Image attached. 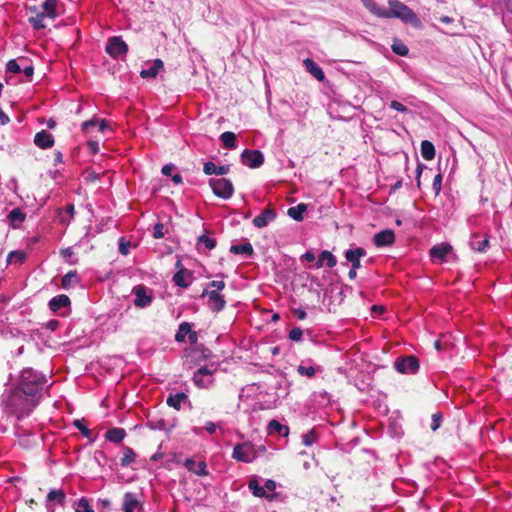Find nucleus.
<instances>
[{"label": "nucleus", "mask_w": 512, "mask_h": 512, "mask_svg": "<svg viewBox=\"0 0 512 512\" xmlns=\"http://www.w3.org/2000/svg\"><path fill=\"white\" fill-rule=\"evenodd\" d=\"M303 335V331L299 327H295L289 332V339L292 341H300Z\"/></svg>", "instance_id": "6e6d98bb"}, {"label": "nucleus", "mask_w": 512, "mask_h": 512, "mask_svg": "<svg viewBox=\"0 0 512 512\" xmlns=\"http://www.w3.org/2000/svg\"><path fill=\"white\" fill-rule=\"evenodd\" d=\"M45 18H47L45 14L39 12L36 16L29 18V23L35 30L44 29L46 27Z\"/></svg>", "instance_id": "72a5a7b5"}, {"label": "nucleus", "mask_w": 512, "mask_h": 512, "mask_svg": "<svg viewBox=\"0 0 512 512\" xmlns=\"http://www.w3.org/2000/svg\"><path fill=\"white\" fill-rule=\"evenodd\" d=\"M142 508V504L136 498L133 493H126L124 495L123 500V511L124 512H135L136 510H140Z\"/></svg>", "instance_id": "dca6fc26"}, {"label": "nucleus", "mask_w": 512, "mask_h": 512, "mask_svg": "<svg viewBox=\"0 0 512 512\" xmlns=\"http://www.w3.org/2000/svg\"><path fill=\"white\" fill-rule=\"evenodd\" d=\"M390 107L398 112H407L408 109L406 108V106H404L402 103H400L399 101H396V100H393L391 101L390 103Z\"/></svg>", "instance_id": "13d9d810"}, {"label": "nucleus", "mask_w": 512, "mask_h": 512, "mask_svg": "<svg viewBox=\"0 0 512 512\" xmlns=\"http://www.w3.org/2000/svg\"><path fill=\"white\" fill-rule=\"evenodd\" d=\"M226 287L224 281H211L208 283V287L206 289L209 290H217V292H221Z\"/></svg>", "instance_id": "5fc2aeb1"}, {"label": "nucleus", "mask_w": 512, "mask_h": 512, "mask_svg": "<svg viewBox=\"0 0 512 512\" xmlns=\"http://www.w3.org/2000/svg\"><path fill=\"white\" fill-rule=\"evenodd\" d=\"M74 426L82 433L86 438H90L91 430L87 427L84 419H77L74 421Z\"/></svg>", "instance_id": "79ce46f5"}, {"label": "nucleus", "mask_w": 512, "mask_h": 512, "mask_svg": "<svg viewBox=\"0 0 512 512\" xmlns=\"http://www.w3.org/2000/svg\"><path fill=\"white\" fill-rule=\"evenodd\" d=\"M200 297H208V306L213 312L218 313L225 308V297L217 290L204 289Z\"/></svg>", "instance_id": "423d86ee"}, {"label": "nucleus", "mask_w": 512, "mask_h": 512, "mask_svg": "<svg viewBox=\"0 0 512 512\" xmlns=\"http://www.w3.org/2000/svg\"><path fill=\"white\" fill-rule=\"evenodd\" d=\"M241 162L249 168L255 169L264 163V156L259 150L245 149L241 154Z\"/></svg>", "instance_id": "6e6552de"}, {"label": "nucleus", "mask_w": 512, "mask_h": 512, "mask_svg": "<svg viewBox=\"0 0 512 512\" xmlns=\"http://www.w3.org/2000/svg\"><path fill=\"white\" fill-rule=\"evenodd\" d=\"M7 70L11 73H20L21 72V68H20V65L17 63L16 60H10L8 63H7Z\"/></svg>", "instance_id": "4d7b16f0"}, {"label": "nucleus", "mask_w": 512, "mask_h": 512, "mask_svg": "<svg viewBox=\"0 0 512 512\" xmlns=\"http://www.w3.org/2000/svg\"><path fill=\"white\" fill-rule=\"evenodd\" d=\"M392 51L399 56H407L409 49L401 40L395 39L391 45Z\"/></svg>", "instance_id": "f704fd0d"}, {"label": "nucleus", "mask_w": 512, "mask_h": 512, "mask_svg": "<svg viewBox=\"0 0 512 512\" xmlns=\"http://www.w3.org/2000/svg\"><path fill=\"white\" fill-rule=\"evenodd\" d=\"M269 434L278 433L283 437H287L289 434V427L282 425L279 421L273 419L268 424Z\"/></svg>", "instance_id": "393cba45"}, {"label": "nucleus", "mask_w": 512, "mask_h": 512, "mask_svg": "<svg viewBox=\"0 0 512 512\" xmlns=\"http://www.w3.org/2000/svg\"><path fill=\"white\" fill-rule=\"evenodd\" d=\"M96 125V117L93 116L91 119L82 123V130L87 131L89 127Z\"/></svg>", "instance_id": "e2e57ef3"}, {"label": "nucleus", "mask_w": 512, "mask_h": 512, "mask_svg": "<svg viewBox=\"0 0 512 512\" xmlns=\"http://www.w3.org/2000/svg\"><path fill=\"white\" fill-rule=\"evenodd\" d=\"M303 64L306 68V70L315 77L318 81H323L325 79V74L322 70V68L315 63L314 60L310 58H306L303 61Z\"/></svg>", "instance_id": "a211bd4d"}, {"label": "nucleus", "mask_w": 512, "mask_h": 512, "mask_svg": "<svg viewBox=\"0 0 512 512\" xmlns=\"http://www.w3.org/2000/svg\"><path fill=\"white\" fill-rule=\"evenodd\" d=\"M188 396L184 392H179L176 394H171L166 400L168 406L173 407L175 410L179 411L181 409V403L186 401Z\"/></svg>", "instance_id": "b1692460"}, {"label": "nucleus", "mask_w": 512, "mask_h": 512, "mask_svg": "<svg viewBox=\"0 0 512 512\" xmlns=\"http://www.w3.org/2000/svg\"><path fill=\"white\" fill-rule=\"evenodd\" d=\"M75 512H94V509L87 499L81 498L76 504Z\"/></svg>", "instance_id": "c03bdc74"}, {"label": "nucleus", "mask_w": 512, "mask_h": 512, "mask_svg": "<svg viewBox=\"0 0 512 512\" xmlns=\"http://www.w3.org/2000/svg\"><path fill=\"white\" fill-rule=\"evenodd\" d=\"M248 487L252 491V494L255 497H260V498H268L269 497L268 494L266 493L265 488L263 486H261L258 483V481L255 479L249 481Z\"/></svg>", "instance_id": "2f4dec72"}, {"label": "nucleus", "mask_w": 512, "mask_h": 512, "mask_svg": "<svg viewBox=\"0 0 512 512\" xmlns=\"http://www.w3.org/2000/svg\"><path fill=\"white\" fill-rule=\"evenodd\" d=\"M442 414L441 413H434L432 415V424H431V430L436 431L440 426L442 422Z\"/></svg>", "instance_id": "864d4df0"}, {"label": "nucleus", "mask_w": 512, "mask_h": 512, "mask_svg": "<svg viewBox=\"0 0 512 512\" xmlns=\"http://www.w3.org/2000/svg\"><path fill=\"white\" fill-rule=\"evenodd\" d=\"M65 497V493L62 490H51L47 495V500L48 502H57L63 505Z\"/></svg>", "instance_id": "4c0bfd02"}, {"label": "nucleus", "mask_w": 512, "mask_h": 512, "mask_svg": "<svg viewBox=\"0 0 512 512\" xmlns=\"http://www.w3.org/2000/svg\"><path fill=\"white\" fill-rule=\"evenodd\" d=\"M163 68V62L162 60L160 59H156L153 63V65L149 68V69H146V70H142L140 75L142 78H155L160 69Z\"/></svg>", "instance_id": "a878e982"}, {"label": "nucleus", "mask_w": 512, "mask_h": 512, "mask_svg": "<svg viewBox=\"0 0 512 512\" xmlns=\"http://www.w3.org/2000/svg\"><path fill=\"white\" fill-rule=\"evenodd\" d=\"M276 219V210L268 205L260 215L256 216L252 223L256 228H264Z\"/></svg>", "instance_id": "9d476101"}, {"label": "nucleus", "mask_w": 512, "mask_h": 512, "mask_svg": "<svg viewBox=\"0 0 512 512\" xmlns=\"http://www.w3.org/2000/svg\"><path fill=\"white\" fill-rule=\"evenodd\" d=\"M190 332V323L188 322H182L179 325L178 331L175 334V341L176 342H184L186 339V336Z\"/></svg>", "instance_id": "c9c22d12"}, {"label": "nucleus", "mask_w": 512, "mask_h": 512, "mask_svg": "<svg viewBox=\"0 0 512 512\" xmlns=\"http://www.w3.org/2000/svg\"><path fill=\"white\" fill-rule=\"evenodd\" d=\"M451 250H452V246L448 243L434 245L430 249V256L433 259H439L442 261L451 252Z\"/></svg>", "instance_id": "f3484780"}, {"label": "nucleus", "mask_w": 512, "mask_h": 512, "mask_svg": "<svg viewBox=\"0 0 512 512\" xmlns=\"http://www.w3.org/2000/svg\"><path fill=\"white\" fill-rule=\"evenodd\" d=\"M34 143L41 149H48L54 145V138L49 132L42 130L36 133Z\"/></svg>", "instance_id": "4468645a"}, {"label": "nucleus", "mask_w": 512, "mask_h": 512, "mask_svg": "<svg viewBox=\"0 0 512 512\" xmlns=\"http://www.w3.org/2000/svg\"><path fill=\"white\" fill-rule=\"evenodd\" d=\"M26 253L20 250L11 251L7 256V262L11 263H19L22 264L26 259Z\"/></svg>", "instance_id": "e433bc0d"}, {"label": "nucleus", "mask_w": 512, "mask_h": 512, "mask_svg": "<svg viewBox=\"0 0 512 512\" xmlns=\"http://www.w3.org/2000/svg\"><path fill=\"white\" fill-rule=\"evenodd\" d=\"M306 209L307 206L303 203H300L297 206L290 207L287 211V214L296 221H302L303 213L306 211Z\"/></svg>", "instance_id": "c85d7f7f"}, {"label": "nucleus", "mask_w": 512, "mask_h": 512, "mask_svg": "<svg viewBox=\"0 0 512 512\" xmlns=\"http://www.w3.org/2000/svg\"><path fill=\"white\" fill-rule=\"evenodd\" d=\"M293 314L295 317H297L299 320H304L307 316L306 312L302 308H296L293 309Z\"/></svg>", "instance_id": "680f3d73"}, {"label": "nucleus", "mask_w": 512, "mask_h": 512, "mask_svg": "<svg viewBox=\"0 0 512 512\" xmlns=\"http://www.w3.org/2000/svg\"><path fill=\"white\" fill-rule=\"evenodd\" d=\"M188 273L186 269H180L178 272H176L173 276L174 283L182 288H186L189 286V283L185 280V274Z\"/></svg>", "instance_id": "58836bf2"}, {"label": "nucleus", "mask_w": 512, "mask_h": 512, "mask_svg": "<svg viewBox=\"0 0 512 512\" xmlns=\"http://www.w3.org/2000/svg\"><path fill=\"white\" fill-rule=\"evenodd\" d=\"M205 429L208 433L213 434L216 431V425L215 423L209 421L206 423Z\"/></svg>", "instance_id": "774afa93"}, {"label": "nucleus", "mask_w": 512, "mask_h": 512, "mask_svg": "<svg viewBox=\"0 0 512 512\" xmlns=\"http://www.w3.org/2000/svg\"><path fill=\"white\" fill-rule=\"evenodd\" d=\"M220 139L226 148L234 149L236 147L237 137L235 133L231 131L223 132Z\"/></svg>", "instance_id": "c756f323"}, {"label": "nucleus", "mask_w": 512, "mask_h": 512, "mask_svg": "<svg viewBox=\"0 0 512 512\" xmlns=\"http://www.w3.org/2000/svg\"><path fill=\"white\" fill-rule=\"evenodd\" d=\"M186 468L199 476H206L208 474L206 463L203 461L195 462L193 459H186Z\"/></svg>", "instance_id": "412c9836"}, {"label": "nucleus", "mask_w": 512, "mask_h": 512, "mask_svg": "<svg viewBox=\"0 0 512 512\" xmlns=\"http://www.w3.org/2000/svg\"><path fill=\"white\" fill-rule=\"evenodd\" d=\"M232 457L237 461L250 463L255 459V452L247 443L237 444L233 449Z\"/></svg>", "instance_id": "1a4fd4ad"}, {"label": "nucleus", "mask_w": 512, "mask_h": 512, "mask_svg": "<svg viewBox=\"0 0 512 512\" xmlns=\"http://www.w3.org/2000/svg\"><path fill=\"white\" fill-rule=\"evenodd\" d=\"M324 264L329 268H333L337 264L336 257L328 250H324L319 254L316 267L321 268Z\"/></svg>", "instance_id": "6ab92c4d"}, {"label": "nucleus", "mask_w": 512, "mask_h": 512, "mask_svg": "<svg viewBox=\"0 0 512 512\" xmlns=\"http://www.w3.org/2000/svg\"><path fill=\"white\" fill-rule=\"evenodd\" d=\"M367 252L362 247L351 248L345 251V259L351 263V268L359 269L361 267V258L366 256Z\"/></svg>", "instance_id": "9b49d317"}, {"label": "nucleus", "mask_w": 512, "mask_h": 512, "mask_svg": "<svg viewBox=\"0 0 512 512\" xmlns=\"http://www.w3.org/2000/svg\"><path fill=\"white\" fill-rule=\"evenodd\" d=\"M395 242V233L391 229H385L376 233L373 243L376 247L391 246Z\"/></svg>", "instance_id": "f8f14e48"}, {"label": "nucleus", "mask_w": 512, "mask_h": 512, "mask_svg": "<svg viewBox=\"0 0 512 512\" xmlns=\"http://www.w3.org/2000/svg\"><path fill=\"white\" fill-rule=\"evenodd\" d=\"M419 367V360L414 355L398 357L394 362L395 370L401 374H415Z\"/></svg>", "instance_id": "20e7f679"}, {"label": "nucleus", "mask_w": 512, "mask_h": 512, "mask_svg": "<svg viewBox=\"0 0 512 512\" xmlns=\"http://www.w3.org/2000/svg\"><path fill=\"white\" fill-rule=\"evenodd\" d=\"M229 251L235 255L246 254L248 256H252L254 253V249H253L251 243H249V242L239 244V245H232L230 247Z\"/></svg>", "instance_id": "bb28decb"}, {"label": "nucleus", "mask_w": 512, "mask_h": 512, "mask_svg": "<svg viewBox=\"0 0 512 512\" xmlns=\"http://www.w3.org/2000/svg\"><path fill=\"white\" fill-rule=\"evenodd\" d=\"M203 172L206 175H226L230 172V166L229 165H222V166H216L213 162L208 161L204 163L203 166Z\"/></svg>", "instance_id": "aec40b11"}, {"label": "nucleus", "mask_w": 512, "mask_h": 512, "mask_svg": "<svg viewBox=\"0 0 512 512\" xmlns=\"http://www.w3.org/2000/svg\"><path fill=\"white\" fill-rule=\"evenodd\" d=\"M3 411L14 416L17 421L28 417L39 404L36 398L25 395L17 388L11 389L2 395Z\"/></svg>", "instance_id": "f257e3e1"}, {"label": "nucleus", "mask_w": 512, "mask_h": 512, "mask_svg": "<svg viewBox=\"0 0 512 512\" xmlns=\"http://www.w3.org/2000/svg\"><path fill=\"white\" fill-rule=\"evenodd\" d=\"M187 337H188V341L190 344H196L198 341L197 333H196V331L192 330L191 327H190V332L188 333Z\"/></svg>", "instance_id": "0e129e2a"}, {"label": "nucleus", "mask_w": 512, "mask_h": 512, "mask_svg": "<svg viewBox=\"0 0 512 512\" xmlns=\"http://www.w3.org/2000/svg\"><path fill=\"white\" fill-rule=\"evenodd\" d=\"M126 436V431L123 428H111L109 429L104 437L106 440L112 442V443H119L121 442Z\"/></svg>", "instance_id": "4be33fe9"}, {"label": "nucleus", "mask_w": 512, "mask_h": 512, "mask_svg": "<svg viewBox=\"0 0 512 512\" xmlns=\"http://www.w3.org/2000/svg\"><path fill=\"white\" fill-rule=\"evenodd\" d=\"M134 292H135V300H134V304L137 306V307H146L147 305H149L151 302H152V298L151 296L147 295L146 294V287L143 286V285H140V286H136L134 288Z\"/></svg>", "instance_id": "2eb2a0df"}, {"label": "nucleus", "mask_w": 512, "mask_h": 512, "mask_svg": "<svg viewBox=\"0 0 512 512\" xmlns=\"http://www.w3.org/2000/svg\"><path fill=\"white\" fill-rule=\"evenodd\" d=\"M201 244H203L208 250H211L216 246V240L206 235H201L198 237L197 245L199 246Z\"/></svg>", "instance_id": "a18cd8bd"}, {"label": "nucleus", "mask_w": 512, "mask_h": 512, "mask_svg": "<svg viewBox=\"0 0 512 512\" xmlns=\"http://www.w3.org/2000/svg\"><path fill=\"white\" fill-rule=\"evenodd\" d=\"M105 50L110 56L117 58L127 53L128 46L120 37L114 36L108 39Z\"/></svg>", "instance_id": "0eeeda50"}, {"label": "nucleus", "mask_w": 512, "mask_h": 512, "mask_svg": "<svg viewBox=\"0 0 512 512\" xmlns=\"http://www.w3.org/2000/svg\"><path fill=\"white\" fill-rule=\"evenodd\" d=\"M197 371L199 372V374H202L203 376H212L215 372V369L211 370L207 367H201Z\"/></svg>", "instance_id": "69168bd1"}, {"label": "nucleus", "mask_w": 512, "mask_h": 512, "mask_svg": "<svg viewBox=\"0 0 512 512\" xmlns=\"http://www.w3.org/2000/svg\"><path fill=\"white\" fill-rule=\"evenodd\" d=\"M98 132H101L107 136L111 135L114 132L113 122L108 119L98 118Z\"/></svg>", "instance_id": "473e14b6"}, {"label": "nucleus", "mask_w": 512, "mask_h": 512, "mask_svg": "<svg viewBox=\"0 0 512 512\" xmlns=\"http://www.w3.org/2000/svg\"><path fill=\"white\" fill-rule=\"evenodd\" d=\"M60 254L63 257V259L69 260L73 256L74 252H73V249L71 247H68V248L62 249L60 251Z\"/></svg>", "instance_id": "bf43d9fd"}, {"label": "nucleus", "mask_w": 512, "mask_h": 512, "mask_svg": "<svg viewBox=\"0 0 512 512\" xmlns=\"http://www.w3.org/2000/svg\"><path fill=\"white\" fill-rule=\"evenodd\" d=\"M388 17H397L403 20L405 23L418 24L420 21L416 14L405 4L399 1L389 2Z\"/></svg>", "instance_id": "7ed1b4c3"}, {"label": "nucleus", "mask_w": 512, "mask_h": 512, "mask_svg": "<svg viewBox=\"0 0 512 512\" xmlns=\"http://www.w3.org/2000/svg\"><path fill=\"white\" fill-rule=\"evenodd\" d=\"M174 169V166L172 164H167L162 167V174L166 176H171V173Z\"/></svg>", "instance_id": "338daca9"}, {"label": "nucleus", "mask_w": 512, "mask_h": 512, "mask_svg": "<svg viewBox=\"0 0 512 512\" xmlns=\"http://www.w3.org/2000/svg\"><path fill=\"white\" fill-rule=\"evenodd\" d=\"M433 190L435 192V195H438L441 192L442 189V174L438 173L432 183Z\"/></svg>", "instance_id": "3c124183"}, {"label": "nucleus", "mask_w": 512, "mask_h": 512, "mask_svg": "<svg viewBox=\"0 0 512 512\" xmlns=\"http://www.w3.org/2000/svg\"><path fill=\"white\" fill-rule=\"evenodd\" d=\"M77 279V273L70 271L62 277L61 286L63 289H69L73 282Z\"/></svg>", "instance_id": "ea45409f"}, {"label": "nucleus", "mask_w": 512, "mask_h": 512, "mask_svg": "<svg viewBox=\"0 0 512 512\" xmlns=\"http://www.w3.org/2000/svg\"><path fill=\"white\" fill-rule=\"evenodd\" d=\"M192 380L194 384L199 388H207L212 383L211 379L205 381L204 376L199 374L198 371L194 373Z\"/></svg>", "instance_id": "37998d69"}, {"label": "nucleus", "mask_w": 512, "mask_h": 512, "mask_svg": "<svg viewBox=\"0 0 512 512\" xmlns=\"http://www.w3.org/2000/svg\"><path fill=\"white\" fill-rule=\"evenodd\" d=\"M423 168H425V166L423 164H421V163L417 164V168H416V182H417V187L418 188H420V186H421L420 178H421V174H422Z\"/></svg>", "instance_id": "052dcab7"}, {"label": "nucleus", "mask_w": 512, "mask_h": 512, "mask_svg": "<svg viewBox=\"0 0 512 512\" xmlns=\"http://www.w3.org/2000/svg\"><path fill=\"white\" fill-rule=\"evenodd\" d=\"M316 439H317L316 433L313 430H311L302 436V443L305 446H311L315 443Z\"/></svg>", "instance_id": "09e8293b"}, {"label": "nucleus", "mask_w": 512, "mask_h": 512, "mask_svg": "<svg viewBox=\"0 0 512 512\" xmlns=\"http://www.w3.org/2000/svg\"><path fill=\"white\" fill-rule=\"evenodd\" d=\"M47 378L44 374L32 369L22 370L19 377L17 389L24 392L25 395L36 398L38 402L43 396V392L48 389Z\"/></svg>", "instance_id": "f03ea898"}, {"label": "nucleus", "mask_w": 512, "mask_h": 512, "mask_svg": "<svg viewBox=\"0 0 512 512\" xmlns=\"http://www.w3.org/2000/svg\"><path fill=\"white\" fill-rule=\"evenodd\" d=\"M319 370H320V368H315L313 366L305 367L303 365H299L297 367V372L299 375L307 376L309 378L314 377L315 374L317 373V371H319Z\"/></svg>", "instance_id": "a19ab883"}, {"label": "nucleus", "mask_w": 512, "mask_h": 512, "mask_svg": "<svg viewBox=\"0 0 512 512\" xmlns=\"http://www.w3.org/2000/svg\"><path fill=\"white\" fill-rule=\"evenodd\" d=\"M131 243L130 241H127L125 238L119 239V252L122 255H128L130 251Z\"/></svg>", "instance_id": "8fccbe9b"}, {"label": "nucleus", "mask_w": 512, "mask_h": 512, "mask_svg": "<svg viewBox=\"0 0 512 512\" xmlns=\"http://www.w3.org/2000/svg\"><path fill=\"white\" fill-rule=\"evenodd\" d=\"M70 304V298L65 294H61L53 297L49 301L48 306L52 312L58 313L62 308H68Z\"/></svg>", "instance_id": "ddd939ff"}, {"label": "nucleus", "mask_w": 512, "mask_h": 512, "mask_svg": "<svg viewBox=\"0 0 512 512\" xmlns=\"http://www.w3.org/2000/svg\"><path fill=\"white\" fill-rule=\"evenodd\" d=\"M421 155L425 160H432L435 157V147L432 142L428 140L421 142Z\"/></svg>", "instance_id": "cd10ccee"}, {"label": "nucleus", "mask_w": 512, "mask_h": 512, "mask_svg": "<svg viewBox=\"0 0 512 512\" xmlns=\"http://www.w3.org/2000/svg\"><path fill=\"white\" fill-rule=\"evenodd\" d=\"M209 185L212 188L213 193L222 199H229L233 196L234 186L229 179L219 178V179H210Z\"/></svg>", "instance_id": "39448f33"}, {"label": "nucleus", "mask_w": 512, "mask_h": 512, "mask_svg": "<svg viewBox=\"0 0 512 512\" xmlns=\"http://www.w3.org/2000/svg\"><path fill=\"white\" fill-rule=\"evenodd\" d=\"M58 1L57 0H46L42 4V13L45 14L47 18L55 19L58 16L57 13Z\"/></svg>", "instance_id": "5701e85b"}, {"label": "nucleus", "mask_w": 512, "mask_h": 512, "mask_svg": "<svg viewBox=\"0 0 512 512\" xmlns=\"http://www.w3.org/2000/svg\"><path fill=\"white\" fill-rule=\"evenodd\" d=\"M136 459L135 451L130 447L123 448V457L120 459V465L123 467L129 466Z\"/></svg>", "instance_id": "7c9ffc66"}, {"label": "nucleus", "mask_w": 512, "mask_h": 512, "mask_svg": "<svg viewBox=\"0 0 512 512\" xmlns=\"http://www.w3.org/2000/svg\"><path fill=\"white\" fill-rule=\"evenodd\" d=\"M165 236L164 225L162 223H157L153 227V237L155 239H161Z\"/></svg>", "instance_id": "603ef678"}, {"label": "nucleus", "mask_w": 512, "mask_h": 512, "mask_svg": "<svg viewBox=\"0 0 512 512\" xmlns=\"http://www.w3.org/2000/svg\"><path fill=\"white\" fill-rule=\"evenodd\" d=\"M8 218L12 222H23L25 220V214L19 208H14L10 211Z\"/></svg>", "instance_id": "de8ad7c7"}, {"label": "nucleus", "mask_w": 512, "mask_h": 512, "mask_svg": "<svg viewBox=\"0 0 512 512\" xmlns=\"http://www.w3.org/2000/svg\"><path fill=\"white\" fill-rule=\"evenodd\" d=\"M489 246V240L488 238H485L481 241H472L471 247L474 251H477L479 253H483L486 251V248Z\"/></svg>", "instance_id": "49530a36"}]
</instances>
